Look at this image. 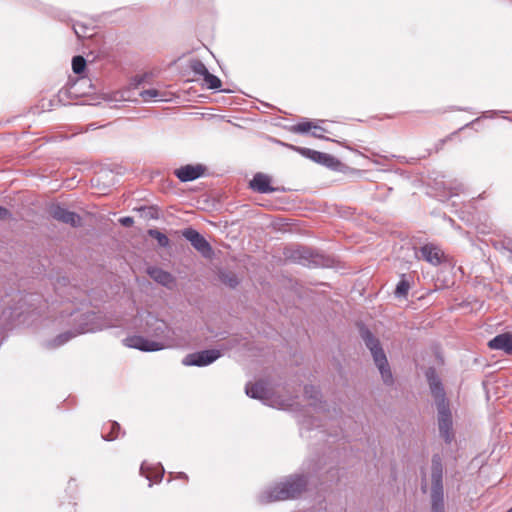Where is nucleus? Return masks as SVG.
I'll list each match as a JSON object with an SVG mask.
<instances>
[{"label": "nucleus", "instance_id": "f257e3e1", "mask_svg": "<svg viewBox=\"0 0 512 512\" xmlns=\"http://www.w3.org/2000/svg\"><path fill=\"white\" fill-rule=\"evenodd\" d=\"M426 378L436 402L439 434L447 444H450L454 439L453 422L449 403L445 398L444 388L434 368L427 369Z\"/></svg>", "mask_w": 512, "mask_h": 512}, {"label": "nucleus", "instance_id": "f03ea898", "mask_svg": "<svg viewBox=\"0 0 512 512\" xmlns=\"http://www.w3.org/2000/svg\"><path fill=\"white\" fill-rule=\"evenodd\" d=\"M307 486L303 475H290L260 492L258 501L267 504L299 497Z\"/></svg>", "mask_w": 512, "mask_h": 512}, {"label": "nucleus", "instance_id": "7ed1b4c3", "mask_svg": "<svg viewBox=\"0 0 512 512\" xmlns=\"http://www.w3.org/2000/svg\"><path fill=\"white\" fill-rule=\"evenodd\" d=\"M360 336L366 347L371 352L374 363L377 366L384 384L390 386L393 384V374L390 369L386 354L381 347L380 341L365 326L360 327Z\"/></svg>", "mask_w": 512, "mask_h": 512}, {"label": "nucleus", "instance_id": "20e7f679", "mask_svg": "<svg viewBox=\"0 0 512 512\" xmlns=\"http://www.w3.org/2000/svg\"><path fill=\"white\" fill-rule=\"evenodd\" d=\"M431 512H445L443 489V465L439 455L432 457L431 465Z\"/></svg>", "mask_w": 512, "mask_h": 512}, {"label": "nucleus", "instance_id": "39448f33", "mask_svg": "<svg viewBox=\"0 0 512 512\" xmlns=\"http://www.w3.org/2000/svg\"><path fill=\"white\" fill-rule=\"evenodd\" d=\"M143 331L154 337L159 342H164L168 344V347L172 346L173 342V330L172 328L164 321L156 316L148 313L145 317V325Z\"/></svg>", "mask_w": 512, "mask_h": 512}, {"label": "nucleus", "instance_id": "423d86ee", "mask_svg": "<svg viewBox=\"0 0 512 512\" xmlns=\"http://www.w3.org/2000/svg\"><path fill=\"white\" fill-rule=\"evenodd\" d=\"M83 316L85 323L80 324L79 328L75 332L66 331L64 333L59 334L52 342L49 343V347H60L78 334L95 332L108 327L107 325H101L95 322V319L97 318L95 313H86Z\"/></svg>", "mask_w": 512, "mask_h": 512}, {"label": "nucleus", "instance_id": "0eeeda50", "mask_svg": "<svg viewBox=\"0 0 512 512\" xmlns=\"http://www.w3.org/2000/svg\"><path fill=\"white\" fill-rule=\"evenodd\" d=\"M123 344L129 348L138 349L144 352H155L168 348L164 342L149 340L141 335H132L123 339Z\"/></svg>", "mask_w": 512, "mask_h": 512}, {"label": "nucleus", "instance_id": "6e6552de", "mask_svg": "<svg viewBox=\"0 0 512 512\" xmlns=\"http://www.w3.org/2000/svg\"><path fill=\"white\" fill-rule=\"evenodd\" d=\"M221 352L217 349H207L186 355L182 361L185 366L204 367L220 358Z\"/></svg>", "mask_w": 512, "mask_h": 512}, {"label": "nucleus", "instance_id": "1a4fd4ad", "mask_svg": "<svg viewBox=\"0 0 512 512\" xmlns=\"http://www.w3.org/2000/svg\"><path fill=\"white\" fill-rule=\"evenodd\" d=\"M48 213L54 220L71 227L76 228L82 225V218L79 214L66 209L60 204H51L48 208Z\"/></svg>", "mask_w": 512, "mask_h": 512}, {"label": "nucleus", "instance_id": "9d476101", "mask_svg": "<svg viewBox=\"0 0 512 512\" xmlns=\"http://www.w3.org/2000/svg\"><path fill=\"white\" fill-rule=\"evenodd\" d=\"M182 236L191 243L193 248L197 250L203 257L210 258L213 249L210 243L197 230L189 227L182 231Z\"/></svg>", "mask_w": 512, "mask_h": 512}, {"label": "nucleus", "instance_id": "9b49d317", "mask_svg": "<svg viewBox=\"0 0 512 512\" xmlns=\"http://www.w3.org/2000/svg\"><path fill=\"white\" fill-rule=\"evenodd\" d=\"M415 257L418 260L426 261L432 266H439L444 261L445 254L439 246L427 243L415 249Z\"/></svg>", "mask_w": 512, "mask_h": 512}, {"label": "nucleus", "instance_id": "f8f14e48", "mask_svg": "<svg viewBox=\"0 0 512 512\" xmlns=\"http://www.w3.org/2000/svg\"><path fill=\"white\" fill-rule=\"evenodd\" d=\"M294 150L302 156L327 168L337 169L340 165V161L337 158L327 153L319 152L305 147H294Z\"/></svg>", "mask_w": 512, "mask_h": 512}, {"label": "nucleus", "instance_id": "ddd939ff", "mask_svg": "<svg viewBox=\"0 0 512 512\" xmlns=\"http://www.w3.org/2000/svg\"><path fill=\"white\" fill-rule=\"evenodd\" d=\"M205 172L202 164H187L176 169L174 174L181 182H190L200 178Z\"/></svg>", "mask_w": 512, "mask_h": 512}, {"label": "nucleus", "instance_id": "4468645a", "mask_svg": "<svg viewBox=\"0 0 512 512\" xmlns=\"http://www.w3.org/2000/svg\"><path fill=\"white\" fill-rule=\"evenodd\" d=\"M246 395L253 399H259L265 404H269L270 391L265 383L258 381L254 384H247L245 388Z\"/></svg>", "mask_w": 512, "mask_h": 512}, {"label": "nucleus", "instance_id": "2eb2a0df", "mask_svg": "<svg viewBox=\"0 0 512 512\" xmlns=\"http://www.w3.org/2000/svg\"><path fill=\"white\" fill-rule=\"evenodd\" d=\"M488 346L493 350H502L506 354L512 355V334H499L488 342Z\"/></svg>", "mask_w": 512, "mask_h": 512}, {"label": "nucleus", "instance_id": "dca6fc26", "mask_svg": "<svg viewBox=\"0 0 512 512\" xmlns=\"http://www.w3.org/2000/svg\"><path fill=\"white\" fill-rule=\"evenodd\" d=\"M147 273L155 282L164 287L171 288L175 283L173 275L159 267H150L147 269Z\"/></svg>", "mask_w": 512, "mask_h": 512}, {"label": "nucleus", "instance_id": "f3484780", "mask_svg": "<svg viewBox=\"0 0 512 512\" xmlns=\"http://www.w3.org/2000/svg\"><path fill=\"white\" fill-rule=\"evenodd\" d=\"M164 468L162 465L158 464L157 466H151L147 462H143L140 467L141 475L145 476L150 482H160L164 475ZM152 484L149 483V487Z\"/></svg>", "mask_w": 512, "mask_h": 512}, {"label": "nucleus", "instance_id": "a211bd4d", "mask_svg": "<svg viewBox=\"0 0 512 512\" xmlns=\"http://www.w3.org/2000/svg\"><path fill=\"white\" fill-rule=\"evenodd\" d=\"M250 187L259 193H271L276 190L270 185L269 176L263 173L254 175L253 179L250 181Z\"/></svg>", "mask_w": 512, "mask_h": 512}, {"label": "nucleus", "instance_id": "6ab92c4d", "mask_svg": "<svg viewBox=\"0 0 512 512\" xmlns=\"http://www.w3.org/2000/svg\"><path fill=\"white\" fill-rule=\"evenodd\" d=\"M294 260L299 261L302 265H318V255H313L310 249L305 247L297 248L293 251L291 255Z\"/></svg>", "mask_w": 512, "mask_h": 512}, {"label": "nucleus", "instance_id": "aec40b11", "mask_svg": "<svg viewBox=\"0 0 512 512\" xmlns=\"http://www.w3.org/2000/svg\"><path fill=\"white\" fill-rule=\"evenodd\" d=\"M409 289H410V283L406 279V276L403 274V275H401L400 281L396 285L394 294L398 298H405L409 292Z\"/></svg>", "mask_w": 512, "mask_h": 512}, {"label": "nucleus", "instance_id": "412c9836", "mask_svg": "<svg viewBox=\"0 0 512 512\" xmlns=\"http://www.w3.org/2000/svg\"><path fill=\"white\" fill-rule=\"evenodd\" d=\"M221 282L230 288H235L239 284L237 275L233 272L221 271L219 274Z\"/></svg>", "mask_w": 512, "mask_h": 512}, {"label": "nucleus", "instance_id": "4be33fe9", "mask_svg": "<svg viewBox=\"0 0 512 512\" xmlns=\"http://www.w3.org/2000/svg\"><path fill=\"white\" fill-rule=\"evenodd\" d=\"M148 235L154 238L160 247L166 248L170 244L169 238L157 229L148 230Z\"/></svg>", "mask_w": 512, "mask_h": 512}, {"label": "nucleus", "instance_id": "5701e85b", "mask_svg": "<svg viewBox=\"0 0 512 512\" xmlns=\"http://www.w3.org/2000/svg\"><path fill=\"white\" fill-rule=\"evenodd\" d=\"M140 96L143 98L144 101H149L151 99H157L159 101H165L163 93H161L159 90L151 88L146 89L140 92Z\"/></svg>", "mask_w": 512, "mask_h": 512}, {"label": "nucleus", "instance_id": "b1692460", "mask_svg": "<svg viewBox=\"0 0 512 512\" xmlns=\"http://www.w3.org/2000/svg\"><path fill=\"white\" fill-rule=\"evenodd\" d=\"M203 80L208 89H219L222 84L221 80L210 72L203 76Z\"/></svg>", "mask_w": 512, "mask_h": 512}, {"label": "nucleus", "instance_id": "393cba45", "mask_svg": "<svg viewBox=\"0 0 512 512\" xmlns=\"http://www.w3.org/2000/svg\"><path fill=\"white\" fill-rule=\"evenodd\" d=\"M109 433H102V438L106 441H112L114 439H116L119 435V432H120V425L119 423L113 421V422H110L109 424Z\"/></svg>", "mask_w": 512, "mask_h": 512}, {"label": "nucleus", "instance_id": "a878e982", "mask_svg": "<svg viewBox=\"0 0 512 512\" xmlns=\"http://www.w3.org/2000/svg\"><path fill=\"white\" fill-rule=\"evenodd\" d=\"M190 68L194 74L202 77L209 72L205 64L199 59L192 60L190 63Z\"/></svg>", "mask_w": 512, "mask_h": 512}, {"label": "nucleus", "instance_id": "bb28decb", "mask_svg": "<svg viewBox=\"0 0 512 512\" xmlns=\"http://www.w3.org/2000/svg\"><path fill=\"white\" fill-rule=\"evenodd\" d=\"M86 67V60L84 57L78 55L72 59V70L75 74H81Z\"/></svg>", "mask_w": 512, "mask_h": 512}, {"label": "nucleus", "instance_id": "cd10ccee", "mask_svg": "<svg viewBox=\"0 0 512 512\" xmlns=\"http://www.w3.org/2000/svg\"><path fill=\"white\" fill-rule=\"evenodd\" d=\"M73 30L78 38H86L92 36V33H89L90 29L84 24L73 25Z\"/></svg>", "mask_w": 512, "mask_h": 512}, {"label": "nucleus", "instance_id": "c85d7f7f", "mask_svg": "<svg viewBox=\"0 0 512 512\" xmlns=\"http://www.w3.org/2000/svg\"><path fill=\"white\" fill-rule=\"evenodd\" d=\"M313 126L314 125L312 122L305 121V122H301V123H298L297 125H295L293 127V130L298 133H306V132L310 131L311 129L313 130Z\"/></svg>", "mask_w": 512, "mask_h": 512}, {"label": "nucleus", "instance_id": "c756f323", "mask_svg": "<svg viewBox=\"0 0 512 512\" xmlns=\"http://www.w3.org/2000/svg\"><path fill=\"white\" fill-rule=\"evenodd\" d=\"M304 394L309 399L317 400L320 394L319 390L313 385H306L304 387Z\"/></svg>", "mask_w": 512, "mask_h": 512}, {"label": "nucleus", "instance_id": "7c9ffc66", "mask_svg": "<svg viewBox=\"0 0 512 512\" xmlns=\"http://www.w3.org/2000/svg\"><path fill=\"white\" fill-rule=\"evenodd\" d=\"M323 132H326V129H324L321 126L315 125V126H313V130H312L311 134L313 137L325 139V137L322 135ZM326 140H328V138H326Z\"/></svg>", "mask_w": 512, "mask_h": 512}, {"label": "nucleus", "instance_id": "2f4dec72", "mask_svg": "<svg viewBox=\"0 0 512 512\" xmlns=\"http://www.w3.org/2000/svg\"><path fill=\"white\" fill-rule=\"evenodd\" d=\"M119 222L121 223V225H123L124 227H130L133 225L134 223V220L132 217H122L119 219Z\"/></svg>", "mask_w": 512, "mask_h": 512}, {"label": "nucleus", "instance_id": "473e14b6", "mask_svg": "<svg viewBox=\"0 0 512 512\" xmlns=\"http://www.w3.org/2000/svg\"><path fill=\"white\" fill-rule=\"evenodd\" d=\"M11 217V213L8 209L0 205V220H5Z\"/></svg>", "mask_w": 512, "mask_h": 512}, {"label": "nucleus", "instance_id": "72a5a7b5", "mask_svg": "<svg viewBox=\"0 0 512 512\" xmlns=\"http://www.w3.org/2000/svg\"><path fill=\"white\" fill-rule=\"evenodd\" d=\"M177 478H179V479H187L188 477H187V475L184 472H179L177 474Z\"/></svg>", "mask_w": 512, "mask_h": 512}, {"label": "nucleus", "instance_id": "f704fd0d", "mask_svg": "<svg viewBox=\"0 0 512 512\" xmlns=\"http://www.w3.org/2000/svg\"><path fill=\"white\" fill-rule=\"evenodd\" d=\"M478 121V118H475L474 121H472L470 124H473L474 122Z\"/></svg>", "mask_w": 512, "mask_h": 512}, {"label": "nucleus", "instance_id": "c9c22d12", "mask_svg": "<svg viewBox=\"0 0 512 512\" xmlns=\"http://www.w3.org/2000/svg\"><path fill=\"white\" fill-rule=\"evenodd\" d=\"M506 512H512V507L510 509H508Z\"/></svg>", "mask_w": 512, "mask_h": 512}]
</instances>
